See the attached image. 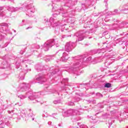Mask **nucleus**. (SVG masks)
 Wrapping results in <instances>:
<instances>
[{"instance_id":"1","label":"nucleus","mask_w":128,"mask_h":128,"mask_svg":"<svg viewBox=\"0 0 128 128\" xmlns=\"http://www.w3.org/2000/svg\"><path fill=\"white\" fill-rule=\"evenodd\" d=\"M105 88H112V84L110 83H107L105 84Z\"/></svg>"}]
</instances>
